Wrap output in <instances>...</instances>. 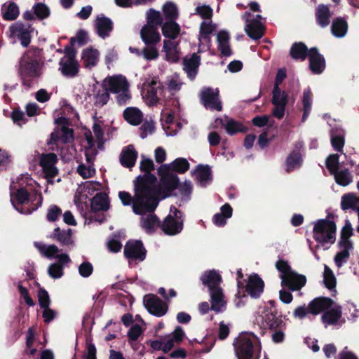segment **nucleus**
Here are the masks:
<instances>
[{"label":"nucleus","mask_w":359,"mask_h":359,"mask_svg":"<svg viewBox=\"0 0 359 359\" xmlns=\"http://www.w3.org/2000/svg\"><path fill=\"white\" fill-rule=\"evenodd\" d=\"M221 212L216 213L212 218L213 223L217 226H224L226 219L231 217L233 209L229 203H225L221 208Z\"/></svg>","instance_id":"36"},{"label":"nucleus","mask_w":359,"mask_h":359,"mask_svg":"<svg viewBox=\"0 0 359 359\" xmlns=\"http://www.w3.org/2000/svg\"><path fill=\"white\" fill-rule=\"evenodd\" d=\"M161 27L162 34L167 39L174 40L180 34L181 27L176 20H165Z\"/></svg>","instance_id":"29"},{"label":"nucleus","mask_w":359,"mask_h":359,"mask_svg":"<svg viewBox=\"0 0 359 359\" xmlns=\"http://www.w3.org/2000/svg\"><path fill=\"white\" fill-rule=\"evenodd\" d=\"M238 287L239 289H243L246 294H241L238 291L236 294V297L240 299L237 303V306H240L241 303V298H246L248 295L250 296L253 299H258L264 292V282L257 273H252L250 275L246 280V284L243 281H238Z\"/></svg>","instance_id":"6"},{"label":"nucleus","mask_w":359,"mask_h":359,"mask_svg":"<svg viewBox=\"0 0 359 359\" xmlns=\"http://www.w3.org/2000/svg\"><path fill=\"white\" fill-rule=\"evenodd\" d=\"M76 42L78 43L79 46H85L88 42V33L84 29H79L75 37L70 39L69 43L71 46H74Z\"/></svg>","instance_id":"54"},{"label":"nucleus","mask_w":359,"mask_h":359,"mask_svg":"<svg viewBox=\"0 0 359 359\" xmlns=\"http://www.w3.org/2000/svg\"><path fill=\"white\" fill-rule=\"evenodd\" d=\"M99 52L97 49L88 48L82 52V60L86 67H95L98 61Z\"/></svg>","instance_id":"40"},{"label":"nucleus","mask_w":359,"mask_h":359,"mask_svg":"<svg viewBox=\"0 0 359 359\" xmlns=\"http://www.w3.org/2000/svg\"><path fill=\"white\" fill-rule=\"evenodd\" d=\"M303 162L299 151H292L287 157L285 161L286 172L290 173L294 170L301 167Z\"/></svg>","instance_id":"39"},{"label":"nucleus","mask_w":359,"mask_h":359,"mask_svg":"<svg viewBox=\"0 0 359 359\" xmlns=\"http://www.w3.org/2000/svg\"><path fill=\"white\" fill-rule=\"evenodd\" d=\"M309 69L314 74H320L326 67V62L323 55L319 53L316 47L310 48Z\"/></svg>","instance_id":"17"},{"label":"nucleus","mask_w":359,"mask_h":359,"mask_svg":"<svg viewBox=\"0 0 359 359\" xmlns=\"http://www.w3.org/2000/svg\"><path fill=\"white\" fill-rule=\"evenodd\" d=\"M38 301L41 309H46L50 306L51 300L48 292L44 288H39L38 292Z\"/></svg>","instance_id":"57"},{"label":"nucleus","mask_w":359,"mask_h":359,"mask_svg":"<svg viewBox=\"0 0 359 359\" xmlns=\"http://www.w3.org/2000/svg\"><path fill=\"white\" fill-rule=\"evenodd\" d=\"M262 325L269 330H277V328L286 327V323L283 320V315L276 313V311L269 313H263Z\"/></svg>","instance_id":"20"},{"label":"nucleus","mask_w":359,"mask_h":359,"mask_svg":"<svg viewBox=\"0 0 359 359\" xmlns=\"http://www.w3.org/2000/svg\"><path fill=\"white\" fill-rule=\"evenodd\" d=\"M333 304L334 301L330 297H319L314 298L309 304L310 314L317 316L331 308Z\"/></svg>","instance_id":"21"},{"label":"nucleus","mask_w":359,"mask_h":359,"mask_svg":"<svg viewBox=\"0 0 359 359\" xmlns=\"http://www.w3.org/2000/svg\"><path fill=\"white\" fill-rule=\"evenodd\" d=\"M140 37L145 44L142 50V55L147 60H154L158 57L159 53L156 45L161 41V36L158 27L144 25L140 29Z\"/></svg>","instance_id":"3"},{"label":"nucleus","mask_w":359,"mask_h":359,"mask_svg":"<svg viewBox=\"0 0 359 359\" xmlns=\"http://www.w3.org/2000/svg\"><path fill=\"white\" fill-rule=\"evenodd\" d=\"M109 207V197L104 192L97 193L90 200L91 213L107 211Z\"/></svg>","instance_id":"23"},{"label":"nucleus","mask_w":359,"mask_h":359,"mask_svg":"<svg viewBox=\"0 0 359 359\" xmlns=\"http://www.w3.org/2000/svg\"><path fill=\"white\" fill-rule=\"evenodd\" d=\"M358 198L353 194L348 193L342 196L341 201V208L343 210L348 209H357L358 208Z\"/></svg>","instance_id":"48"},{"label":"nucleus","mask_w":359,"mask_h":359,"mask_svg":"<svg viewBox=\"0 0 359 359\" xmlns=\"http://www.w3.org/2000/svg\"><path fill=\"white\" fill-rule=\"evenodd\" d=\"M18 73L23 86L30 88L35 84V79L41 75L39 60L36 50H29L22 56Z\"/></svg>","instance_id":"2"},{"label":"nucleus","mask_w":359,"mask_h":359,"mask_svg":"<svg viewBox=\"0 0 359 359\" xmlns=\"http://www.w3.org/2000/svg\"><path fill=\"white\" fill-rule=\"evenodd\" d=\"M348 22L341 17H337L333 20L331 26L332 34L337 38L344 37L348 31Z\"/></svg>","instance_id":"37"},{"label":"nucleus","mask_w":359,"mask_h":359,"mask_svg":"<svg viewBox=\"0 0 359 359\" xmlns=\"http://www.w3.org/2000/svg\"><path fill=\"white\" fill-rule=\"evenodd\" d=\"M341 307L340 306H334L327 309L321 316V320L326 325H335L341 318Z\"/></svg>","instance_id":"34"},{"label":"nucleus","mask_w":359,"mask_h":359,"mask_svg":"<svg viewBox=\"0 0 359 359\" xmlns=\"http://www.w3.org/2000/svg\"><path fill=\"white\" fill-rule=\"evenodd\" d=\"M225 130L229 135H234L238 133H246L248 128L243 126L240 122L229 117L227 123H225Z\"/></svg>","instance_id":"44"},{"label":"nucleus","mask_w":359,"mask_h":359,"mask_svg":"<svg viewBox=\"0 0 359 359\" xmlns=\"http://www.w3.org/2000/svg\"><path fill=\"white\" fill-rule=\"evenodd\" d=\"M1 13L4 20L13 21L18 18L20 9L14 1H8L2 5Z\"/></svg>","instance_id":"30"},{"label":"nucleus","mask_w":359,"mask_h":359,"mask_svg":"<svg viewBox=\"0 0 359 359\" xmlns=\"http://www.w3.org/2000/svg\"><path fill=\"white\" fill-rule=\"evenodd\" d=\"M59 65L60 70L65 76L72 78L79 72V65L76 60L60 59Z\"/></svg>","instance_id":"33"},{"label":"nucleus","mask_w":359,"mask_h":359,"mask_svg":"<svg viewBox=\"0 0 359 359\" xmlns=\"http://www.w3.org/2000/svg\"><path fill=\"white\" fill-rule=\"evenodd\" d=\"M102 90H98L94 94L95 105L99 107H102L107 104L110 98L109 91L107 89V84L105 83H102Z\"/></svg>","instance_id":"43"},{"label":"nucleus","mask_w":359,"mask_h":359,"mask_svg":"<svg viewBox=\"0 0 359 359\" xmlns=\"http://www.w3.org/2000/svg\"><path fill=\"white\" fill-rule=\"evenodd\" d=\"M74 140V130L65 126L60 128H56L50 135V139L48 141V145L57 144L59 141L62 143H69Z\"/></svg>","instance_id":"16"},{"label":"nucleus","mask_w":359,"mask_h":359,"mask_svg":"<svg viewBox=\"0 0 359 359\" xmlns=\"http://www.w3.org/2000/svg\"><path fill=\"white\" fill-rule=\"evenodd\" d=\"M95 27L99 36L105 39L109 36L113 30V22L111 20L105 16H97Z\"/></svg>","instance_id":"28"},{"label":"nucleus","mask_w":359,"mask_h":359,"mask_svg":"<svg viewBox=\"0 0 359 359\" xmlns=\"http://www.w3.org/2000/svg\"><path fill=\"white\" fill-rule=\"evenodd\" d=\"M9 31L11 36L18 38L23 47L29 46L32 39L31 33L34 31L32 25L18 21L10 25Z\"/></svg>","instance_id":"11"},{"label":"nucleus","mask_w":359,"mask_h":359,"mask_svg":"<svg viewBox=\"0 0 359 359\" xmlns=\"http://www.w3.org/2000/svg\"><path fill=\"white\" fill-rule=\"evenodd\" d=\"M123 116L124 119L133 126L140 125L143 120V114L137 107H127Z\"/></svg>","instance_id":"35"},{"label":"nucleus","mask_w":359,"mask_h":359,"mask_svg":"<svg viewBox=\"0 0 359 359\" xmlns=\"http://www.w3.org/2000/svg\"><path fill=\"white\" fill-rule=\"evenodd\" d=\"M72 235L73 232L71 229L61 230L60 228L56 227L50 238L59 242L62 246L67 247L68 250H71L75 245Z\"/></svg>","instance_id":"19"},{"label":"nucleus","mask_w":359,"mask_h":359,"mask_svg":"<svg viewBox=\"0 0 359 359\" xmlns=\"http://www.w3.org/2000/svg\"><path fill=\"white\" fill-rule=\"evenodd\" d=\"M202 283L210 290L220 287L222 276L215 270L205 271L201 276Z\"/></svg>","instance_id":"27"},{"label":"nucleus","mask_w":359,"mask_h":359,"mask_svg":"<svg viewBox=\"0 0 359 359\" xmlns=\"http://www.w3.org/2000/svg\"><path fill=\"white\" fill-rule=\"evenodd\" d=\"M245 31L248 36L254 40L261 39L264 34V27L260 21L252 20L245 27Z\"/></svg>","instance_id":"32"},{"label":"nucleus","mask_w":359,"mask_h":359,"mask_svg":"<svg viewBox=\"0 0 359 359\" xmlns=\"http://www.w3.org/2000/svg\"><path fill=\"white\" fill-rule=\"evenodd\" d=\"M191 174L196 175V180L203 187H206L212 180L211 168L208 165H198L195 170L191 172Z\"/></svg>","instance_id":"25"},{"label":"nucleus","mask_w":359,"mask_h":359,"mask_svg":"<svg viewBox=\"0 0 359 359\" xmlns=\"http://www.w3.org/2000/svg\"><path fill=\"white\" fill-rule=\"evenodd\" d=\"M350 257V252L341 250L338 252L334 258V263L338 268H341L344 263H346Z\"/></svg>","instance_id":"62"},{"label":"nucleus","mask_w":359,"mask_h":359,"mask_svg":"<svg viewBox=\"0 0 359 359\" xmlns=\"http://www.w3.org/2000/svg\"><path fill=\"white\" fill-rule=\"evenodd\" d=\"M331 16L332 13L328 6L320 4L316 8V21L320 27L325 28L330 25Z\"/></svg>","instance_id":"24"},{"label":"nucleus","mask_w":359,"mask_h":359,"mask_svg":"<svg viewBox=\"0 0 359 359\" xmlns=\"http://www.w3.org/2000/svg\"><path fill=\"white\" fill-rule=\"evenodd\" d=\"M271 102L274 105V108L273 109V115L278 119L283 118L285 115L286 107L285 100H283L282 102H278L277 95H275L274 97H272Z\"/></svg>","instance_id":"53"},{"label":"nucleus","mask_w":359,"mask_h":359,"mask_svg":"<svg viewBox=\"0 0 359 359\" xmlns=\"http://www.w3.org/2000/svg\"><path fill=\"white\" fill-rule=\"evenodd\" d=\"M177 189L179 190L183 200L188 201L190 199L193 190V186L190 181H185L182 184L180 182Z\"/></svg>","instance_id":"55"},{"label":"nucleus","mask_w":359,"mask_h":359,"mask_svg":"<svg viewBox=\"0 0 359 359\" xmlns=\"http://www.w3.org/2000/svg\"><path fill=\"white\" fill-rule=\"evenodd\" d=\"M310 55V49L303 42L294 43L290 50V55L295 60L304 61Z\"/></svg>","instance_id":"31"},{"label":"nucleus","mask_w":359,"mask_h":359,"mask_svg":"<svg viewBox=\"0 0 359 359\" xmlns=\"http://www.w3.org/2000/svg\"><path fill=\"white\" fill-rule=\"evenodd\" d=\"M306 283V278L304 275L299 274L295 271H292L286 277L281 280V285L287 287L291 291H297L301 290Z\"/></svg>","instance_id":"15"},{"label":"nucleus","mask_w":359,"mask_h":359,"mask_svg":"<svg viewBox=\"0 0 359 359\" xmlns=\"http://www.w3.org/2000/svg\"><path fill=\"white\" fill-rule=\"evenodd\" d=\"M235 353L238 359H259L260 349L256 353L251 337L247 333L239 335L233 343Z\"/></svg>","instance_id":"8"},{"label":"nucleus","mask_w":359,"mask_h":359,"mask_svg":"<svg viewBox=\"0 0 359 359\" xmlns=\"http://www.w3.org/2000/svg\"><path fill=\"white\" fill-rule=\"evenodd\" d=\"M137 158V152L131 144L125 147L120 154L121 164L128 168L133 167Z\"/></svg>","instance_id":"26"},{"label":"nucleus","mask_w":359,"mask_h":359,"mask_svg":"<svg viewBox=\"0 0 359 359\" xmlns=\"http://www.w3.org/2000/svg\"><path fill=\"white\" fill-rule=\"evenodd\" d=\"M276 268L278 271L281 273L280 279L286 277L289 273H290L293 270L291 266L289 265L288 262L284 259H279L276 262Z\"/></svg>","instance_id":"58"},{"label":"nucleus","mask_w":359,"mask_h":359,"mask_svg":"<svg viewBox=\"0 0 359 359\" xmlns=\"http://www.w3.org/2000/svg\"><path fill=\"white\" fill-rule=\"evenodd\" d=\"M334 175L335 182L343 187L348 185L352 182V176L348 169L337 170Z\"/></svg>","instance_id":"49"},{"label":"nucleus","mask_w":359,"mask_h":359,"mask_svg":"<svg viewBox=\"0 0 359 359\" xmlns=\"http://www.w3.org/2000/svg\"><path fill=\"white\" fill-rule=\"evenodd\" d=\"M325 165L330 175L336 173L339 167V155L337 154L329 155L326 158Z\"/></svg>","instance_id":"50"},{"label":"nucleus","mask_w":359,"mask_h":359,"mask_svg":"<svg viewBox=\"0 0 359 359\" xmlns=\"http://www.w3.org/2000/svg\"><path fill=\"white\" fill-rule=\"evenodd\" d=\"M93 271V266L91 263L84 262L79 266V274L84 278L89 277Z\"/></svg>","instance_id":"64"},{"label":"nucleus","mask_w":359,"mask_h":359,"mask_svg":"<svg viewBox=\"0 0 359 359\" xmlns=\"http://www.w3.org/2000/svg\"><path fill=\"white\" fill-rule=\"evenodd\" d=\"M331 144L333 149L341 152L345 144L344 137L342 135H334L331 137Z\"/></svg>","instance_id":"63"},{"label":"nucleus","mask_w":359,"mask_h":359,"mask_svg":"<svg viewBox=\"0 0 359 359\" xmlns=\"http://www.w3.org/2000/svg\"><path fill=\"white\" fill-rule=\"evenodd\" d=\"M209 291L211 298V309L218 313L221 311V308L224 305L222 288L219 287Z\"/></svg>","instance_id":"38"},{"label":"nucleus","mask_w":359,"mask_h":359,"mask_svg":"<svg viewBox=\"0 0 359 359\" xmlns=\"http://www.w3.org/2000/svg\"><path fill=\"white\" fill-rule=\"evenodd\" d=\"M33 10L34 14L39 20H43L48 18L50 13L49 8L45 4L41 2L36 3L33 6Z\"/></svg>","instance_id":"51"},{"label":"nucleus","mask_w":359,"mask_h":359,"mask_svg":"<svg viewBox=\"0 0 359 359\" xmlns=\"http://www.w3.org/2000/svg\"><path fill=\"white\" fill-rule=\"evenodd\" d=\"M170 171H174L178 173L186 172L190 167V164L186 158H177L172 163L167 164Z\"/></svg>","instance_id":"45"},{"label":"nucleus","mask_w":359,"mask_h":359,"mask_svg":"<svg viewBox=\"0 0 359 359\" xmlns=\"http://www.w3.org/2000/svg\"><path fill=\"white\" fill-rule=\"evenodd\" d=\"M158 175L160 176L159 188L157 189L158 194H163V198L169 197L172 195V192L177 189L180 185V179L178 176L169 170L167 164H162L158 168ZM173 196H177L173 194Z\"/></svg>","instance_id":"5"},{"label":"nucleus","mask_w":359,"mask_h":359,"mask_svg":"<svg viewBox=\"0 0 359 359\" xmlns=\"http://www.w3.org/2000/svg\"><path fill=\"white\" fill-rule=\"evenodd\" d=\"M140 161V169L143 175H139L136 179V205L141 203L143 198L151 199L153 195L157 196L158 191L156 187V177L151 172L155 169L151 159L142 156Z\"/></svg>","instance_id":"1"},{"label":"nucleus","mask_w":359,"mask_h":359,"mask_svg":"<svg viewBox=\"0 0 359 359\" xmlns=\"http://www.w3.org/2000/svg\"><path fill=\"white\" fill-rule=\"evenodd\" d=\"M201 65V56L198 53H193L189 58L183 59L184 70L187 72L188 78L193 81L195 79Z\"/></svg>","instance_id":"22"},{"label":"nucleus","mask_w":359,"mask_h":359,"mask_svg":"<svg viewBox=\"0 0 359 359\" xmlns=\"http://www.w3.org/2000/svg\"><path fill=\"white\" fill-rule=\"evenodd\" d=\"M142 226L146 230L147 233H153L156 226H161L158 217L155 214H150L146 217L142 218Z\"/></svg>","instance_id":"41"},{"label":"nucleus","mask_w":359,"mask_h":359,"mask_svg":"<svg viewBox=\"0 0 359 359\" xmlns=\"http://www.w3.org/2000/svg\"><path fill=\"white\" fill-rule=\"evenodd\" d=\"M144 304L151 314L157 317L164 316L168 311L167 304L155 294L145 295Z\"/></svg>","instance_id":"14"},{"label":"nucleus","mask_w":359,"mask_h":359,"mask_svg":"<svg viewBox=\"0 0 359 359\" xmlns=\"http://www.w3.org/2000/svg\"><path fill=\"white\" fill-rule=\"evenodd\" d=\"M15 199L18 205H22L29 201V193L26 188L21 187L15 191Z\"/></svg>","instance_id":"59"},{"label":"nucleus","mask_w":359,"mask_h":359,"mask_svg":"<svg viewBox=\"0 0 359 359\" xmlns=\"http://www.w3.org/2000/svg\"><path fill=\"white\" fill-rule=\"evenodd\" d=\"M200 100L206 109L217 111L222 110V103L217 88L214 90L210 87L203 88L200 94Z\"/></svg>","instance_id":"9"},{"label":"nucleus","mask_w":359,"mask_h":359,"mask_svg":"<svg viewBox=\"0 0 359 359\" xmlns=\"http://www.w3.org/2000/svg\"><path fill=\"white\" fill-rule=\"evenodd\" d=\"M103 83H105L109 93H119L123 90L129 88V83L125 76L122 75H114L107 77Z\"/></svg>","instance_id":"18"},{"label":"nucleus","mask_w":359,"mask_h":359,"mask_svg":"<svg viewBox=\"0 0 359 359\" xmlns=\"http://www.w3.org/2000/svg\"><path fill=\"white\" fill-rule=\"evenodd\" d=\"M215 29V26L212 24L211 22H202L200 25V34L204 39H205L209 37V35L211 34Z\"/></svg>","instance_id":"61"},{"label":"nucleus","mask_w":359,"mask_h":359,"mask_svg":"<svg viewBox=\"0 0 359 359\" xmlns=\"http://www.w3.org/2000/svg\"><path fill=\"white\" fill-rule=\"evenodd\" d=\"M135 196L133 198L130 193L121 191L118 193V197L123 205H133V211L135 214L142 215L146 212H154L158 204V199L156 195H153L151 199L143 198L141 203L136 205V182H135Z\"/></svg>","instance_id":"4"},{"label":"nucleus","mask_w":359,"mask_h":359,"mask_svg":"<svg viewBox=\"0 0 359 359\" xmlns=\"http://www.w3.org/2000/svg\"><path fill=\"white\" fill-rule=\"evenodd\" d=\"M48 273L52 278H60L64 274L63 267L57 263L51 264L48 266Z\"/></svg>","instance_id":"60"},{"label":"nucleus","mask_w":359,"mask_h":359,"mask_svg":"<svg viewBox=\"0 0 359 359\" xmlns=\"http://www.w3.org/2000/svg\"><path fill=\"white\" fill-rule=\"evenodd\" d=\"M323 277L325 286L330 290L334 289L336 287V278L333 271L327 266H325Z\"/></svg>","instance_id":"52"},{"label":"nucleus","mask_w":359,"mask_h":359,"mask_svg":"<svg viewBox=\"0 0 359 359\" xmlns=\"http://www.w3.org/2000/svg\"><path fill=\"white\" fill-rule=\"evenodd\" d=\"M147 24L145 25H150L152 27H158L161 26L163 23V17L159 11L153 8H150L147 12Z\"/></svg>","instance_id":"47"},{"label":"nucleus","mask_w":359,"mask_h":359,"mask_svg":"<svg viewBox=\"0 0 359 359\" xmlns=\"http://www.w3.org/2000/svg\"><path fill=\"white\" fill-rule=\"evenodd\" d=\"M11 118L13 122L19 126H22V125L27 122L25 113L19 107L13 109L11 114Z\"/></svg>","instance_id":"56"},{"label":"nucleus","mask_w":359,"mask_h":359,"mask_svg":"<svg viewBox=\"0 0 359 359\" xmlns=\"http://www.w3.org/2000/svg\"><path fill=\"white\" fill-rule=\"evenodd\" d=\"M336 231L337 226L334 221L318 219L313 229V238L322 245L327 243L333 244L336 240Z\"/></svg>","instance_id":"7"},{"label":"nucleus","mask_w":359,"mask_h":359,"mask_svg":"<svg viewBox=\"0 0 359 359\" xmlns=\"http://www.w3.org/2000/svg\"><path fill=\"white\" fill-rule=\"evenodd\" d=\"M58 158L55 153L42 154L39 157V165L48 180L53 179L58 175V169L55 165Z\"/></svg>","instance_id":"12"},{"label":"nucleus","mask_w":359,"mask_h":359,"mask_svg":"<svg viewBox=\"0 0 359 359\" xmlns=\"http://www.w3.org/2000/svg\"><path fill=\"white\" fill-rule=\"evenodd\" d=\"M183 213L175 208L174 216L168 215L163 220L161 228L165 234L174 236L180 233L183 229Z\"/></svg>","instance_id":"10"},{"label":"nucleus","mask_w":359,"mask_h":359,"mask_svg":"<svg viewBox=\"0 0 359 359\" xmlns=\"http://www.w3.org/2000/svg\"><path fill=\"white\" fill-rule=\"evenodd\" d=\"M313 94L310 89L305 90L303 93V114L302 121L304 122L309 117L311 111Z\"/></svg>","instance_id":"46"},{"label":"nucleus","mask_w":359,"mask_h":359,"mask_svg":"<svg viewBox=\"0 0 359 359\" xmlns=\"http://www.w3.org/2000/svg\"><path fill=\"white\" fill-rule=\"evenodd\" d=\"M162 11L165 20H177L179 17L177 7L172 1H166L162 7Z\"/></svg>","instance_id":"42"},{"label":"nucleus","mask_w":359,"mask_h":359,"mask_svg":"<svg viewBox=\"0 0 359 359\" xmlns=\"http://www.w3.org/2000/svg\"><path fill=\"white\" fill-rule=\"evenodd\" d=\"M123 252L129 260L142 262L146 258L147 250L141 241H128L125 245Z\"/></svg>","instance_id":"13"}]
</instances>
